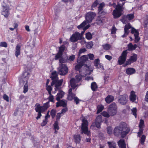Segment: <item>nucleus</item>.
<instances>
[{
  "instance_id": "1",
  "label": "nucleus",
  "mask_w": 148,
  "mask_h": 148,
  "mask_svg": "<svg viewBox=\"0 0 148 148\" xmlns=\"http://www.w3.org/2000/svg\"><path fill=\"white\" fill-rule=\"evenodd\" d=\"M132 29L131 33L134 34L135 40L134 42L137 43L139 40L140 38L139 37V33L137 30L132 27L130 23L125 25L124 27V34L122 36L123 38H124L127 36L129 33V29Z\"/></svg>"
},
{
  "instance_id": "2",
  "label": "nucleus",
  "mask_w": 148,
  "mask_h": 148,
  "mask_svg": "<svg viewBox=\"0 0 148 148\" xmlns=\"http://www.w3.org/2000/svg\"><path fill=\"white\" fill-rule=\"evenodd\" d=\"M125 2L122 3L121 4L119 3L116 5L115 3H113L112 5L114 7H115V9L113 11V15L114 18L119 17L122 14L123 7V6Z\"/></svg>"
},
{
  "instance_id": "3",
  "label": "nucleus",
  "mask_w": 148,
  "mask_h": 148,
  "mask_svg": "<svg viewBox=\"0 0 148 148\" xmlns=\"http://www.w3.org/2000/svg\"><path fill=\"white\" fill-rule=\"evenodd\" d=\"M52 76L50 77L51 78L52 80L51 85V86H53L54 84H55V86L56 88H58L61 86L63 82V80L62 79L59 80H58V78L56 71H53L52 73Z\"/></svg>"
},
{
  "instance_id": "4",
  "label": "nucleus",
  "mask_w": 148,
  "mask_h": 148,
  "mask_svg": "<svg viewBox=\"0 0 148 148\" xmlns=\"http://www.w3.org/2000/svg\"><path fill=\"white\" fill-rule=\"evenodd\" d=\"M88 60V57L87 55H84L81 57L79 60L78 59L77 61L79 62L78 64L75 66V69L79 71L80 73L79 69L84 64V63Z\"/></svg>"
},
{
  "instance_id": "5",
  "label": "nucleus",
  "mask_w": 148,
  "mask_h": 148,
  "mask_svg": "<svg viewBox=\"0 0 148 148\" xmlns=\"http://www.w3.org/2000/svg\"><path fill=\"white\" fill-rule=\"evenodd\" d=\"M68 72V68L65 64H61L58 68V74L62 75L66 74Z\"/></svg>"
},
{
  "instance_id": "6",
  "label": "nucleus",
  "mask_w": 148,
  "mask_h": 148,
  "mask_svg": "<svg viewBox=\"0 0 148 148\" xmlns=\"http://www.w3.org/2000/svg\"><path fill=\"white\" fill-rule=\"evenodd\" d=\"M125 127V123L121 122L119 127H117L114 129V134L117 136H119L120 135L122 131L123 130V127Z\"/></svg>"
},
{
  "instance_id": "7",
  "label": "nucleus",
  "mask_w": 148,
  "mask_h": 148,
  "mask_svg": "<svg viewBox=\"0 0 148 148\" xmlns=\"http://www.w3.org/2000/svg\"><path fill=\"white\" fill-rule=\"evenodd\" d=\"M82 122L81 133L82 134L84 133L87 135H89L90 132L88 130L87 121L85 119H83L82 120Z\"/></svg>"
},
{
  "instance_id": "8",
  "label": "nucleus",
  "mask_w": 148,
  "mask_h": 148,
  "mask_svg": "<svg viewBox=\"0 0 148 148\" xmlns=\"http://www.w3.org/2000/svg\"><path fill=\"white\" fill-rule=\"evenodd\" d=\"M117 110H115L108 108L107 112L103 111L101 113L102 115L104 117L109 118L110 116H112L116 114Z\"/></svg>"
},
{
  "instance_id": "9",
  "label": "nucleus",
  "mask_w": 148,
  "mask_h": 148,
  "mask_svg": "<svg viewBox=\"0 0 148 148\" xmlns=\"http://www.w3.org/2000/svg\"><path fill=\"white\" fill-rule=\"evenodd\" d=\"M29 73L27 71L23 73L21 77L19 79V82L21 85H23L25 82H27L29 77Z\"/></svg>"
},
{
  "instance_id": "10",
  "label": "nucleus",
  "mask_w": 148,
  "mask_h": 148,
  "mask_svg": "<svg viewBox=\"0 0 148 148\" xmlns=\"http://www.w3.org/2000/svg\"><path fill=\"white\" fill-rule=\"evenodd\" d=\"M127 54V50L124 51L123 52L121 56L119 58L118 62L119 65H121L125 62L126 60Z\"/></svg>"
},
{
  "instance_id": "11",
  "label": "nucleus",
  "mask_w": 148,
  "mask_h": 148,
  "mask_svg": "<svg viewBox=\"0 0 148 148\" xmlns=\"http://www.w3.org/2000/svg\"><path fill=\"white\" fill-rule=\"evenodd\" d=\"M95 13L90 12L87 13L86 15V24L90 23L96 16Z\"/></svg>"
},
{
  "instance_id": "12",
  "label": "nucleus",
  "mask_w": 148,
  "mask_h": 148,
  "mask_svg": "<svg viewBox=\"0 0 148 148\" xmlns=\"http://www.w3.org/2000/svg\"><path fill=\"white\" fill-rule=\"evenodd\" d=\"M82 39L81 36L80 35V33L77 32L72 35L70 38V40L72 42H75Z\"/></svg>"
},
{
  "instance_id": "13",
  "label": "nucleus",
  "mask_w": 148,
  "mask_h": 148,
  "mask_svg": "<svg viewBox=\"0 0 148 148\" xmlns=\"http://www.w3.org/2000/svg\"><path fill=\"white\" fill-rule=\"evenodd\" d=\"M128 96L125 95H120L119 97L118 102L121 104L125 105L127 101Z\"/></svg>"
},
{
  "instance_id": "14",
  "label": "nucleus",
  "mask_w": 148,
  "mask_h": 148,
  "mask_svg": "<svg viewBox=\"0 0 148 148\" xmlns=\"http://www.w3.org/2000/svg\"><path fill=\"white\" fill-rule=\"evenodd\" d=\"M134 18V16L133 14H127L126 16L123 15L122 17V18L120 19V21H121L123 24H125L126 22L127 21V20H130L133 19Z\"/></svg>"
},
{
  "instance_id": "15",
  "label": "nucleus",
  "mask_w": 148,
  "mask_h": 148,
  "mask_svg": "<svg viewBox=\"0 0 148 148\" xmlns=\"http://www.w3.org/2000/svg\"><path fill=\"white\" fill-rule=\"evenodd\" d=\"M49 102L48 101L44 104L43 106H41L39 104H37V106L36 107H37V109L38 110H41L42 112H45L47 109L49 107Z\"/></svg>"
},
{
  "instance_id": "16",
  "label": "nucleus",
  "mask_w": 148,
  "mask_h": 148,
  "mask_svg": "<svg viewBox=\"0 0 148 148\" xmlns=\"http://www.w3.org/2000/svg\"><path fill=\"white\" fill-rule=\"evenodd\" d=\"M102 122V116L101 115H98L95 119V123L96 126L98 128H100L101 123Z\"/></svg>"
},
{
  "instance_id": "17",
  "label": "nucleus",
  "mask_w": 148,
  "mask_h": 148,
  "mask_svg": "<svg viewBox=\"0 0 148 148\" xmlns=\"http://www.w3.org/2000/svg\"><path fill=\"white\" fill-rule=\"evenodd\" d=\"M3 10L2 12V14L6 18H7L10 14L9 8L7 6L3 5Z\"/></svg>"
},
{
  "instance_id": "18",
  "label": "nucleus",
  "mask_w": 148,
  "mask_h": 148,
  "mask_svg": "<svg viewBox=\"0 0 148 148\" xmlns=\"http://www.w3.org/2000/svg\"><path fill=\"white\" fill-rule=\"evenodd\" d=\"M58 101V102L56 103V107L62 106L64 107H66L67 106V101L66 100L62 99Z\"/></svg>"
},
{
  "instance_id": "19",
  "label": "nucleus",
  "mask_w": 148,
  "mask_h": 148,
  "mask_svg": "<svg viewBox=\"0 0 148 148\" xmlns=\"http://www.w3.org/2000/svg\"><path fill=\"white\" fill-rule=\"evenodd\" d=\"M105 4L103 2L99 4V5L98 7V14L100 15H103L105 14L106 13L104 11L103 8Z\"/></svg>"
},
{
  "instance_id": "20",
  "label": "nucleus",
  "mask_w": 148,
  "mask_h": 148,
  "mask_svg": "<svg viewBox=\"0 0 148 148\" xmlns=\"http://www.w3.org/2000/svg\"><path fill=\"white\" fill-rule=\"evenodd\" d=\"M130 131V129L127 127L126 124L125 123V128L123 127V130L122 131V132L120 135L121 137L122 138H124L126 135Z\"/></svg>"
},
{
  "instance_id": "21",
  "label": "nucleus",
  "mask_w": 148,
  "mask_h": 148,
  "mask_svg": "<svg viewBox=\"0 0 148 148\" xmlns=\"http://www.w3.org/2000/svg\"><path fill=\"white\" fill-rule=\"evenodd\" d=\"M136 71L132 68H128L126 70V73L128 75H130L135 73Z\"/></svg>"
},
{
  "instance_id": "22",
  "label": "nucleus",
  "mask_w": 148,
  "mask_h": 148,
  "mask_svg": "<svg viewBox=\"0 0 148 148\" xmlns=\"http://www.w3.org/2000/svg\"><path fill=\"white\" fill-rule=\"evenodd\" d=\"M118 144L119 147L121 148H126V145L125 140L124 139H121L118 142Z\"/></svg>"
},
{
  "instance_id": "23",
  "label": "nucleus",
  "mask_w": 148,
  "mask_h": 148,
  "mask_svg": "<svg viewBox=\"0 0 148 148\" xmlns=\"http://www.w3.org/2000/svg\"><path fill=\"white\" fill-rule=\"evenodd\" d=\"M60 64L66 63L68 62V57L66 55L62 56L59 59Z\"/></svg>"
},
{
  "instance_id": "24",
  "label": "nucleus",
  "mask_w": 148,
  "mask_h": 148,
  "mask_svg": "<svg viewBox=\"0 0 148 148\" xmlns=\"http://www.w3.org/2000/svg\"><path fill=\"white\" fill-rule=\"evenodd\" d=\"M78 82L74 78H72L70 80L71 85L72 88L74 89L77 86V85L76 84Z\"/></svg>"
},
{
  "instance_id": "25",
  "label": "nucleus",
  "mask_w": 148,
  "mask_h": 148,
  "mask_svg": "<svg viewBox=\"0 0 148 148\" xmlns=\"http://www.w3.org/2000/svg\"><path fill=\"white\" fill-rule=\"evenodd\" d=\"M64 94V92L62 91H60L56 95V100L57 101L60 100V99L62 98L63 97Z\"/></svg>"
},
{
  "instance_id": "26",
  "label": "nucleus",
  "mask_w": 148,
  "mask_h": 148,
  "mask_svg": "<svg viewBox=\"0 0 148 148\" xmlns=\"http://www.w3.org/2000/svg\"><path fill=\"white\" fill-rule=\"evenodd\" d=\"M21 46L19 44L17 45L16 48V51L15 53V55L16 57H17L19 55H20L21 52Z\"/></svg>"
},
{
  "instance_id": "27",
  "label": "nucleus",
  "mask_w": 148,
  "mask_h": 148,
  "mask_svg": "<svg viewBox=\"0 0 148 148\" xmlns=\"http://www.w3.org/2000/svg\"><path fill=\"white\" fill-rule=\"evenodd\" d=\"M114 99V97L112 95H108L105 98L106 102L109 103L112 102Z\"/></svg>"
},
{
  "instance_id": "28",
  "label": "nucleus",
  "mask_w": 148,
  "mask_h": 148,
  "mask_svg": "<svg viewBox=\"0 0 148 148\" xmlns=\"http://www.w3.org/2000/svg\"><path fill=\"white\" fill-rule=\"evenodd\" d=\"M130 99L132 101H134L136 99V95L135 92L133 91L131 92L130 95Z\"/></svg>"
},
{
  "instance_id": "29",
  "label": "nucleus",
  "mask_w": 148,
  "mask_h": 148,
  "mask_svg": "<svg viewBox=\"0 0 148 148\" xmlns=\"http://www.w3.org/2000/svg\"><path fill=\"white\" fill-rule=\"evenodd\" d=\"M128 50L129 51L133 50L135 49L137 47V45L136 44H135L134 45L131 43H130L128 45Z\"/></svg>"
},
{
  "instance_id": "30",
  "label": "nucleus",
  "mask_w": 148,
  "mask_h": 148,
  "mask_svg": "<svg viewBox=\"0 0 148 148\" xmlns=\"http://www.w3.org/2000/svg\"><path fill=\"white\" fill-rule=\"evenodd\" d=\"M99 59H95L94 62V64L95 66L99 68V67L98 66H100V67L102 69H103V66H101L100 64H99Z\"/></svg>"
},
{
  "instance_id": "31",
  "label": "nucleus",
  "mask_w": 148,
  "mask_h": 148,
  "mask_svg": "<svg viewBox=\"0 0 148 148\" xmlns=\"http://www.w3.org/2000/svg\"><path fill=\"white\" fill-rule=\"evenodd\" d=\"M108 108L114 110H117V107L116 105L114 103H113L110 104Z\"/></svg>"
},
{
  "instance_id": "32",
  "label": "nucleus",
  "mask_w": 148,
  "mask_h": 148,
  "mask_svg": "<svg viewBox=\"0 0 148 148\" xmlns=\"http://www.w3.org/2000/svg\"><path fill=\"white\" fill-rule=\"evenodd\" d=\"M91 88L92 90L93 91L96 90L97 88V86L95 82H93L91 83Z\"/></svg>"
},
{
  "instance_id": "33",
  "label": "nucleus",
  "mask_w": 148,
  "mask_h": 148,
  "mask_svg": "<svg viewBox=\"0 0 148 148\" xmlns=\"http://www.w3.org/2000/svg\"><path fill=\"white\" fill-rule=\"evenodd\" d=\"M37 108V107L36 106V107L35 108V110L37 112H38V116L36 117V119H40L41 116V113L44 112H42L41 110H38L36 109Z\"/></svg>"
},
{
  "instance_id": "34",
  "label": "nucleus",
  "mask_w": 148,
  "mask_h": 148,
  "mask_svg": "<svg viewBox=\"0 0 148 148\" xmlns=\"http://www.w3.org/2000/svg\"><path fill=\"white\" fill-rule=\"evenodd\" d=\"M109 148H116V144L113 142H108Z\"/></svg>"
},
{
  "instance_id": "35",
  "label": "nucleus",
  "mask_w": 148,
  "mask_h": 148,
  "mask_svg": "<svg viewBox=\"0 0 148 148\" xmlns=\"http://www.w3.org/2000/svg\"><path fill=\"white\" fill-rule=\"evenodd\" d=\"M81 74L76 75L75 77V80L77 81V82H79L82 79V76Z\"/></svg>"
},
{
  "instance_id": "36",
  "label": "nucleus",
  "mask_w": 148,
  "mask_h": 148,
  "mask_svg": "<svg viewBox=\"0 0 148 148\" xmlns=\"http://www.w3.org/2000/svg\"><path fill=\"white\" fill-rule=\"evenodd\" d=\"M75 94L73 93H69V95L68 96V99L69 100H72L75 97Z\"/></svg>"
},
{
  "instance_id": "37",
  "label": "nucleus",
  "mask_w": 148,
  "mask_h": 148,
  "mask_svg": "<svg viewBox=\"0 0 148 148\" xmlns=\"http://www.w3.org/2000/svg\"><path fill=\"white\" fill-rule=\"evenodd\" d=\"M130 59L132 62H136L137 59V56L136 54H134L132 56Z\"/></svg>"
},
{
  "instance_id": "38",
  "label": "nucleus",
  "mask_w": 148,
  "mask_h": 148,
  "mask_svg": "<svg viewBox=\"0 0 148 148\" xmlns=\"http://www.w3.org/2000/svg\"><path fill=\"white\" fill-rule=\"evenodd\" d=\"M74 138L75 141L76 143L79 142L80 140V136L79 135H75L74 136Z\"/></svg>"
},
{
  "instance_id": "39",
  "label": "nucleus",
  "mask_w": 148,
  "mask_h": 148,
  "mask_svg": "<svg viewBox=\"0 0 148 148\" xmlns=\"http://www.w3.org/2000/svg\"><path fill=\"white\" fill-rule=\"evenodd\" d=\"M54 128L56 130H58L59 129V127L58 126V122L57 121H56L54 124H53Z\"/></svg>"
},
{
  "instance_id": "40",
  "label": "nucleus",
  "mask_w": 148,
  "mask_h": 148,
  "mask_svg": "<svg viewBox=\"0 0 148 148\" xmlns=\"http://www.w3.org/2000/svg\"><path fill=\"white\" fill-rule=\"evenodd\" d=\"M86 38L89 40L91 39L92 37V35L90 32H88L86 34Z\"/></svg>"
},
{
  "instance_id": "41",
  "label": "nucleus",
  "mask_w": 148,
  "mask_h": 148,
  "mask_svg": "<svg viewBox=\"0 0 148 148\" xmlns=\"http://www.w3.org/2000/svg\"><path fill=\"white\" fill-rule=\"evenodd\" d=\"M62 53L58 52L55 56V60L60 59L62 56Z\"/></svg>"
},
{
  "instance_id": "42",
  "label": "nucleus",
  "mask_w": 148,
  "mask_h": 148,
  "mask_svg": "<svg viewBox=\"0 0 148 148\" xmlns=\"http://www.w3.org/2000/svg\"><path fill=\"white\" fill-rule=\"evenodd\" d=\"M97 113L98 114L102 111L104 108V107L102 106H97Z\"/></svg>"
},
{
  "instance_id": "43",
  "label": "nucleus",
  "mask_w": 148,
  "mask_h": 148,
  "mask_svg": "<svg viewBox=\"0 0 148 148\" xmlns=\"http://www.w3.org/2000/svg\"><path fill=\"white\" fill-rule=\"evenodd\" d=\"M137 110L136 108H134L132 109V113L135 116V118H136L137 116Z\"/></svg>"
},
{
  "instance_id": "44",
  "label": "nucleus",
  "mask_w": 148,
  "mask_h": 148,
  "mask_svg": "<svg viewBox=\"0 0 148 148\" xmlns=\"http://www.w3.org/2000/svg\"><path fill=\"white\" fill-rule=\"evenodd\" d=\"M25 83L24 85L23 88V92L24 93H26L28 90V88L27 85V82H25Z\"/></svg>"
},
{
  "instance_id": "45",
  "label": "nucleus",
  "mask_w": 148,
  "mask_h": 148,
  "mask_svg": "<svg viewBox=\"0 0 148 148\" xmlns=\"http://www.w3.org/2000/svg\"><path fill=\"white\" fill-rule=\"evenodd\" d=\"M56 110L54 109H52L51 111V115L52 119H53L56 114Z\"/></svg>"
},
{
  "instance_id": "46",
  "label": "nucleus",
  "mask_w": 148,
  "mask_h": 148,
  "mask_svg": "<svg viewBox=\"0 0 148 148\" xmlns=\"http://www.w3.org/2000/svg\"><path fill=\"white\" fill-rule=\"evenodd\" d=\"M86 24V22L84 21L80 25L77 26V28L80 29L84 27Z\"/></svg>"
},
{
  "instance_id": "47",
  "label": "nucleus",
  "mask_w": 148,
  "mask_h": 148,
  "mask_svg": "<svg viewBox=\"0 0 148 148\" xmlns=\"http://www.w3.org/2000/svg\"><path fill=\"white\" fill-rule=\"evenodd\" d=\"M103 48L106 50H108L111 47L110 45L106 44L103 46Z\"/></svg>"
},
{
  "instance_id": "48",
  "label": "nucleus",
  "mask_w": 148,
  "mask_h": 148,
  "mask_svg": "<svg viewBox=\"0 0 148 148\" xmlns=\"http://www.w3.org/2000/svg\"><path fill=\"white\" fill-rule=\"evenodd\" d=\"M75 59V55H73L69 56V58H68V62H72Z\"/></svg>"
},
{
  "instance_id": "49",
  "label": "nucleus",
  "mask_w": 148,
  "mask_h": 148,
  "mask_svg": "<svg viewBox=\"0 0 148 148\" xmlns=\"http://www.w3.org/2000/svg\"><path fill=\"white\" fill-rule=\"evenodd\" d=\"M146 136L145 135H143L141 138L140 143L141 144H143L145 141Z\"/></svg>"
},
{
  "instance_id": "50",
  "label": "nucleus",
  "mask_w": 148,
  "mask_h": 148,
  "mask_svg": "<svg viewBox=\"0 0 148 148\" xmlns=\"http://www.w3.org/2000/svg\"><path fill=\"white\" fill-rule=\"evenodd\" d=\"M99 4V2L98 0H96L92 5V8H95Z\"/></svg>"
},
{
  "instance_id": "51",
  "label": "nucleus",
  "mask_w": 148,
  "mask_h": 148,
  "mask_svg": "<svg viewBox=\"0 0 148 148\" xmlns=\"http://www.w3.org/2000/svg\"><path fill=\"white\" fill-rule=\"evenodd\" d=\"M93 46V42L92 41L88 43L87 45V48L88 49L91 48Z\"/></svg>"
},
{
  "instance_id": "52",
  "label": "nucleus",
  "mask_w": 148,
  "mask_h": 148,
  "mask_svg": "<svg viewBox=\"0 0 148 148\" xmlns=\"http://www.w3.org/2000/svg\"><path fill=\"white\" fill-rule=\"evenodd\" d=\"M102 23V21L100 19V18L99 17H98L97 20H96V23L97 25H101Z\"/></svg>"
},
{
  "instance_id": "53",
  "label": "nucleus",
  "mask_w": 148,
  "mask_h": 148,
  "mask_svg": "<svg viewBox=\"0 0 148 148\" xmlns=\"http://www.w3.org/2000/svg\"><path fill=\"white\" fill-rule=\"evenodd\" d=\"M86 51V49L85 48H82V49H81L79 50V52L78 53V55L79 56H80V54H81L82 53H84V52Z\"/></svg>"
},
{
  "instance_id": "54",
  "label": "nucleus",
  "mask_w": 148,
  "mask_h": 148,
  "mask_svg": "<svg viewBox=\"0 0 148 148\" xmlns=\"http://www.w3.org/2000/svg\"><path fill=\"white\" fill-rule=\"evenodd\" d=\"M0 46L6 47H7V44L5 42H1L0 43Z\"/></svg>"
},
{
  "instance_id": "55",
  "label": "nucleus",
  "mask_w": 148,
  "mask_h": 148,
  "mask_svg": "<svg viewBox=\"0 0 148 148\" xmlns=\"http://www.w3.org/2000/svg\"><path fill=\"white\" fill-rule=\"evenodd\" d=\"M117 29L115 27L114 25H113L112 27V28L111 29V34H115L116 32Z\"/></svg>"
},
{
  "instance_id": "56",
  "label": "nucleus",
  "mask_w": 148,
  "mask_h": 148,
  "mask_svg": "<svg viewBox=\"0 0 148 148\" xmlns=\"http://www.w3.org/2000/svg\"><path fill=\"white\" fill-rule=\"evenodd\" d=\"M74 100L76 104H78L79 103V101H80L77 97H74Z\"/></svg>"
},
{
  "instance_id": "57",
  "label": "nucleus",
  "mask_w": 148,
  "mask_h": 148,
  "mask_svg": "<svg viewBox=\"0 0 148 148\" xmlns=\"http://www.w3.org/2000/svg\"><path fill=\"white\" fill-rule=\"evenodd\" d=\"M64 50V48L63 45H62L61 47L59 48V52L61 53H62L63 52Z\"/></svg>"
},
{
  "instance_id": "58",
  "label": "nucleus",
  "mask_w": 148,
  "mask_h": 148,
  "mask_svg": "<svg viewBox=\"0 0 148 148\" xmlns=\"http://www.w3.org/2000/svg\"><path fill=\"white\" fill-rule=\"evenodd\" d=\"M14 28H10L9 29L11 31H13L14 30V29L16 28L18 26V25L16 23H15L14 24Z\"/></svg>"
},
{
  "instance_id": "59",
  "label": "nucleus",
  "mask_w": 148,
  "mask_h": 148,
  "mask_svg": "<svg viewBox=\"0 0 148 148\" xmlns=\"http://www.w3.org/2000/svg\"><path fill=\"white\" fill-rule=\"evenodd\" d=\"M3 98L7 102L9 101V97L6 94H5L3 95Z\"/></svg>"
},
{
  "instance_id": "60",
  "label": "nucleus",
  "mask_w": 148,
  "mask_h": 148,
  "mask_svg": "<svg viewBox=\"0 0 148 148\" xmlns=\"http://www.w3.org/2000/svg\"><path fill=\"white\" fill-rule=\"evenodd\" d=\"M144 121L143 120L141 119L140 120V124L139 126L140 128H141L142 127V126L143 125H144Z\"/></svg>"
},
{
  "instance_id": "61",
  "label": "nucleus",
  "mask_w": 148,
  "mask_h": 148,
  "mask_svg": "<svg viewBox=\"0 0 148 148\" xmlns=\"http://www.w3.org/2000/svg\"><path fill=\"white\" fill-rule=\"evenodd\" d=\"M47 120H43L42 123L41 124V125L42 126H45L47 124Z\"/></svg>"
},
{
  "instance_id": "62",
  "label": "nucleus",
  "mask_w": 148,
  "mask_h": 148,
  "mask_svg": "<svg viewBox=\"0 0 148 148\" xmlns=\"http://www.w3.org/2000/svg\"><path fill=\"white\" fill-rule=\"evenodd\" d=\"M89 59L90 60H93L94 59V55L92 54H89L88 55Z\"/></svg>"
},
{
  "instance_id": "63",
  "label": "nucleus",
  "mask_w": 148,
  "mask_h": 148,
  "mask_svg": "<svg viewBox=\"0 0 148 148\" xmlns=\"http://www.w3.org/2000/svg\"><path fill=\"white\" fill-rule=\"evenodd\" d=\"M108 133L109 134H111L112 133V130L110 127H108L107 128Z\"/></svg>"
},
{
  "instance_id": "64",
  "label": "nucleus",
  "mask_w": 148,
  "mask_h": 148,
  "mask_svg": "<svg viewBox=\"0 0 148 148\" xmlns=\"http://www.w3.org/2000/svg\"><path fill=\"white\" fill-rule=\"evenodd\" d=\"M61 117L60 116V114L58 113L56 115V121H58L60 119V118Z\"/></svg>"
}]
</instances>
